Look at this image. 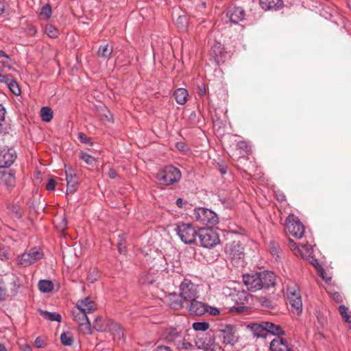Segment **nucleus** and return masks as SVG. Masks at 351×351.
I'll return each instance as SVG.
<instances>
[{
    "mask_svg": "<svg viewBox=\"0 0 351 351\" xmlns=\"http://www.w3.org/2000/svg\"><path fill=\"white\" fill-rule=\"evenodd\" d=\"M198 237L201 245L204 248H213L220 242L217 232L210 228L200 229Z\"/></svg>",
    "mask_w": 351,
    "mask_h": 351,
    "instance_id": "obj_6",
    "label": "nucleus"
},
{
    "mask_svg": "<svg viewBox=\"0 0 351 351\" xmlns=\"http://www.w3.org/2000/svg\"><path fill=\"white\" fill-rule=\"evenodd\" d=\"M11 78L5 74H3L0 73V82H3L5 84L8 82V80H10Z\"/></svg>",
    "mask_w": 351,
    "mask_h": 351,
    "instance_id": "obj_60",
    "label": "nucleus"
},
{
    "mask_svg": "<svg viewBox=\"0 0 351 351\" xmlns=\"http://www.w3.org/2000/svg\"><path fill=\"white\" fill-rule=\"evenodd\" d=\"M40 315L45 319L49 321H56L58 322H61L62 316L60 313L56 312H48L47 311H43L41 309L38 310Z\"/></svg>",
    "mask_w": 351,
    "mask_h": 351,
    "instance_id": "obj_33",
    "label": "nucleus"
},
{
    "mask_svg": "<svg viewBox=\"0 0 351 351\" xmlns=\"http://www.w3.org/2000/svg\"><path fill=\"white\" fill-rule=\"evenodd\" d=\"M60 339L62 343L67 346H71L73 341L72 336L70 334L66 332L61 334Z\"/></svg>",
    "mask_w": 351,
    "mask_h": 351,
    "instance_id": "obj_46",
    "label": "nucleus"
},
{
    "mask_svg": "<svg viewBox=\"0 0 351 351\" xmlns=\"http://www.w3.org/2000/svg\"><path fill=\"white\" fill-rule=\"evenodd\" d=\"M197 93L199 97L205 96L206 94V88L204 86H198Z\"/></svg>",
    "mask_w": 351,
    "mask_h": 351,
    "instance_id": "obj_61",
    "label": "nucleus"
},
{
    "mask_svg": "<svg viewBox=\"0 0 351 351\" xmlns=\"http://www.w3.org/2000/svg\"><path fill=\"white\" fill-rule=\"evenodd\" d=\"M175 231L180 240L185 244L193 243L198 236V233L191 223L178 224L175 228Z\"/></svg>",
    "mask_w": 351,
    "mask_h": 351,
    "instance_id": "obj_4",
    "label": "nucleus"
},
{
    "mask_svg": "<svg viewBox=\"0 0 351 351\" xmlns=\"http://www.w3.org/2000/svg\"><path fill=\"white\" fill-rule=\"evenodd\" d=\"M109 330L111 332L113 339L117 341L124 342L123 339V330L119 324L117 323H110L109 326Z\"/></svg>",
    "mask_w": 351,
    "mask_h": 351,
    "instance_id": "obj_26",
    "label": "nucleus"
},
{
    "mask_svg": "<svg viewBox=\"0 0 351 351\" xmlns=\"http://www.w3.org/2000/svg\"><path fill=\"white\" fill-rule=\"evenodd\" d=\"M5 116V109L0 104V122L4 121Z\"/></svg>",
    "mask_w": 351,
    "mask_h": 351,
    "instance_id": "obj_63",
    "label": "nucleus"
},
{
    "mask_svg": "<svg viewBox=\"0 0 351 351\" xmlns=\"http://www.w3.org/2000/svg\"><path fill=\"white\" fill-rule=\"evenodd\" d=\"M67 226V221L64 217H61V221L56 225L58 229L61 231H63L66 229Z\"/></svg>",
    "mask_w": 351,
    "mask_h": 351,
    "instance_id": "obj_52",
    "label": "nucleus"
},
{
    "mask_svg": "<svg viewBox=\"0 0 351 351\" xmlns=\"http://www.w3.org/2000/svg\"><path fill=\"white\" fill-rule=\"evenodd\" d=\"M291 243V249L294 253L300 256L303 258L310 259L312 258L313 248L309 244H302L300 246L292 240H289Z\"/></svg>",
    "mask_w": 351,
    "mask_h": 351,
    "instance_id": "obj_14",
    "label": "nucleus"
},
{
    "mask_svg": "<svg viewBox=\"0 0 351 351\" xmlns=\"http://www.w3.org/2000/svg\"><path fill=\"white\" fill-rule=\"evenodd\" d=\"M44 341L40 337H37L35 340V345L38 348H41L44 346Z\"/></svg>",
    "mask_w": 351,
    "mask_h": 351,
    "instance_id": "obj_59",
    "label": "nucleus"
},
{
    "mask_svg": "<svg viewBox=\"0 0 351 351\" xmlns=\"http://www.w3.org/2000/svg\"><path fill=\"white\" fill-rule=\"evenodd\" d=\"M45 33L49 36L50 38H57L58 35V29L51 24H47L45 26Z\"/></svg>",
    "mask_w": 351,
    "mask_h": 351,
    "instance_id": "obj_44",
    "label": "nucleus"
},
{
    "mask_svg": "<svg viewBox=\"0 0 351 351\" xmlns=\"http://www.w3.org/2000/svg\"><path fill=\"white\" fill-rule=\"evenodd\" d=\"M265 322H262L261 323H253L247 325L248 329L252 332L254 337H267V331L265 326Z\"/></svg>",
    "mask_w": 351,
    "mask_h": 351,
    "instance_id": "obj_23",
    "label": "nucleus"
},
{
    "mask_svg": "<svg viewBox=\"0 0 351 351\" xmlns=\"http://www.w3.org/2000/svg\"><path fill=\"white\" fill-rule=\"evenodd\" d=\"M43 257V252L37 247H33L25 251L19 256L18 264L23 267H26L36 263Z\"/></svg>",
    "mask_w": 351,
    "mask_h": 351,
    "instance_id": "obj_8",
    "label": "nucleus"
},
{
    "mask_svg": "<svg viewBox=\"0 0 351 351\" xmlns=\"http://www.w3.org/2000/svg\"><path fill=\"white\" fill-rule=\"evenodd\" d=\"M339 311L344 321L348 324H351V316L348 313V308L344 305H340Z\"/></svg>",
    "mask_w": 351,
    "mask_h": 351,
    "instance_id": "obj_43",
    "label": "nucleus"
},
{
    "mask_svg": "<svg viewBox=\"0 0 351 351\" xmlns=\"http://www.w3.org/2000/svg\"><path fill=\"white\" fill-rule=\"evenodd\" d=\"M206 313H208L211 315H218L220 314V310L214 306H210L206 304Z\"/></svg>",
    "mask_w": 351,
    "mask_h": 351,
    "instance_id": "obj_51",
    "label": "nucleus"
},
{
    "mask_svg": "<svg viewBox=\"0 0 351 351\" xmlns=\"http://www.w3.org/2000/svg\"><path fill=\"white\" fill-rule=\"evenodd\" d=\"M110 324L109 321H107L101 317H97L94 320L93 327L99 332H104L106 330L107 328L109 329Z\"/></svg>",
    "mask_w": 351,
    "mask_h": 351,
    "instance_id": "obj_32",
    "label": "nucleus"
},
{
    "mask_svg": "<svg viewBox=\"0 0 351 351\" xmlns=\"http://www.w3.org/2000/svg\"><path fill=\"white\" fill-rule=\"evenodd\" d=\"M259 4L265 10H278L283 5L282 0H260Z\"/></svg>",
    "mask_w": 351,
    "mask_h": 351,
    "instance_id": "obj_24",
    "label": "nucleus"
},
{
    "mask_svg": "<svg viewBox=\"0 0 351 351\" xmlns=\"http://www.w3.org/2000/svg\"><path fill=\"white\" fill-rule=\"evenodd\" d=\"M316 269H317L319 276L322 277V278L323 280H324L327 283H329L330 282V280H331V278L326 276L325 271L322 268V267H319V268L316 267Z\"/></svg>",
    "mask_w": 351,
    "mask_h": 351,
    "instance_id": "obj_50",
    "label": "nucleus"
},
{
    "mask_svg": "<svg viewBox=\"0 0 351 351\" xmlns=\"http://www.w3.org/2000/svg\"><path fill=\"white\" fill-rule=\"evenodd\" d=\"M215 335V330L199 335L195 339V346L202 351H220L221 345Z\"/></svg>",
    "mask_w": 351,
    "mask_h": 351,
    "instance_id": "obj_1",
    "label": "nucleus"
},
{
    "mask_svg": "<svg viewBox=\"0 0 351 351\" xmlns=\"http://www.w3.org/2000/svg\"><path fill=\"white\" fill-rule=\"evenodd\" d=\"M224 251L232 259H242L244 257L243 247L239 241H233L227 243Z\"/></svg>",
    "mask_w": 351,
    "mask_h": 351,
    "instance_id": "obj_12",
    "label": "nucleus"
},
{
    "mask_svg": "<svg viewBox=\"0 0 351 351\" xmlns=\"http://www.w3.org/2000/svg\"><path fill=\"white\" fill-rule=\"evenodd\" d=\"M181 178L180 170L173 166H167L162 171L158 172L156 176L158 180L161 184L170 185L178 182Z\"/></svg>",
    "mask_w": 351,
    "mask_h": 351,
    "instance_id": "obj_5",
    "label": "nucleus"
},
{
    "mask_svg": "<svg viewBox=\"0 0 351 351\" xmlns=\"http://www.w3.org/2000/svg\"><path fill=\"white\" fill-rule=\"evenodd\" d=\"M78 139L82 143H88L90 142V138L82 132L78 134Z\"/></svg>",
    "mask_w": 351,
    "mask_h": 351,
    "instance_id": "obj_55",
    "label": "nucleus"
},
{
    "mask_svg": "<svg viewBox=\"0 0 351 351\" xmlns=\"http://www.w3.org/2000/svg\"><path fill=\"white\" fill-rule=\"evenodd\" d=\"M173 95L178 104L184 105L187 101L189 94L186 89L179 88L174 91Z\"/></svg>",
    "mask_w": 351,
    "mask_h": 351,
    "instance_id": "obj_30",
    "label": "nucleus"
},
{
    "mask_svg": "<svg viewBox=\"0 0 351 351\" xmlns=\"http://www.w3.org/2000/svg\"><path fill=\"white\" fill-rule=\"evenodd\" d=\"M261 286L262 289H269L274 287L276 285V276L271 272L268 271H263L259 272Z\"/></svg>",
    "mask_w": 351,
    "mask_h": 351,
    "instance_id": "obj_17",
    "label": "nucleus"
},
{
    "mask_svg": "<svg viewBox=\"0 0 351 351\" xmlns=\"http://www.w3.org/2000/svg\"><path fill=\"white\" fill-rule=\"evenodd\" d=\"M226 16L232 23L237 24L239 21L243 20L245 11L241 7L230 8L226 13Z\"/></svg>",
    "mask_w": 351,
    "mask_h": 351,
    "instance_id": "obj_19",
    "label": "nucleus"
},
{
    "mask_svg": "<svg viewBox=\"0 0 351 351\" xmlns=\"http://www.w3.org/2000/svg\"><path fill=\"white\" fill-rule=\"evenodd\" d=\"M211 53L217 62H219L223 54V48L220 44L215 45L211 48Z\"/></svg>",
    "mask_w": 351,
    "mask_h": 351,
    "instance_id": "obj_38",
    "label": "nucleus"
},
{
    "mask_svg": "<svg viewBox=\"0 0 351 351\" xmlns=\"http://www.w3.org/2000/svg\"><path fill=\"white\" fill-rule=\"evenodd\" d=\"M113 51V47L108 43L101 45L98 49L97 55L105 60H109Z\"/></svg>",
    "mask_w": 351,
    "mask_h": 351,
    "instance_id": "obj_29",
    "label": "nucleus"
},
{
    "mask_svg": "<svg viewBox=\"0 0 351 351\" xmlns=\"http://www.w3.org/2000/svg\"><path fill=\"white\" fill-rule=\"evenodd\" d=\"M265 326L267 331V335L269 332L274 335L280 337L284 335V331L279 325H276L269 322H265Z\"/></svg>",
    "mask_w": 351,
    "mask_h": 351,
    "instance_id": "obj_31",
    "label": "nucleus"
},
{
    "mask_svg": "<svg viewBox=\"0 0 351 351\" xmlns=\"http://www.w3.org/2000/svg\"><path fill=\"white\" fill-rule=\"evenodd\" d=\"M271 351H290L291 349L286 340L280 337L274 339L270 343Z\"/></svg>",
    "mask_w": 351,
    "mask_h": 351,
    "instance_id": "obj_22",
    "label": "nucleus"
},
{
    "mask_svg": "<svg viewBox=\"0 0 351 351\" xmlns=\"http://www.w3.org/2000/svg\"><path fill=\"white\" fill-rule=\"evenodd\" d=\"M237 148L240 150V154L243 156L244 154H248L251 152L250 145L245 141H239L237 143Z\"/></svg>",
    "mask_w": 351,
    "mask_h": 351,
    "instance_id": "obj_41",
    "label": "nucleus"
},
{
    "mask_svg": "<svg viewBox=\"0 0 351 351\" xmlns=\"http://www.w3.org/2000/svg\"><path fill=\"white\" fill-rule=\"evenodd\" d=\"M193 217L197 223L213 227L219 223L218 215L213 210L205 207L195 208Z\"/></svg>",
    "mask_w": 351,
    "mask_h": 351,
    "instance_id": "obj_2",
    "label": "nucleus"
},
{
    "mask_svg": "<svg viewBox=\"0 0 351 351\" xmlns=\"http://www.w3.org/2000/svg\"><path fill=\"white\" fill-rule=\"evenodd\" d=\"M331 298L333 300L338 303H341L343 302L342 295L338 292H334L331 293Z\"/></svg>",
    "mask_w": 351,
    "mask_h": 351,
    "instance_id": "obj_54",
    "label": "nucleus"
},
{
    "mask_svg": "<svg viewBox=\"0 0 351 351\" xmlns=\"http://www.w3.org/2000/svg\"><path fill=\"white\" fill-rule=\"evenodd\" d=\"M230 295L232 298V300L235 301L239 304H245L247 302L249 299V294L245 291H234V293H230Z\"/></svg>",
    "mask_w": 351,
    "mask_h": 351,
    "instance_id": "obj_28",
    "label": "nucleus"
},
{
    "mask_svg": "<svg viewBox=\"0 0 351 351\" xmlns=\"http://www.w3.org/2000/svg\"><path fill=\"white\" fill-rule=\"evenodd\" d=\"M209 324L207 322H195L193 324V328L196 331L204 332L207 330Z\"/></svg>",
    "mask_w": 351,
    "mask_h": 351,
    "instance_id": "obj_47",
    "label": "nucleus"
},
{
    "mask_svg": "<svg viewBox=\"0 0 351 351\" xmlns=\"http://www.w3.org/2000/svg\"><path fill=\"white\" fill-rule=\"evenodd\" d=\"M176 346L179 349L184 350H191L193 348V345L189 342L185 341V340L182 337L181 343H178L176 344Z\"/></svg>",
    "mask_w": 351,
    "mask_h": 351,
    "instance_id": "obj_49",
    "label": "nucleus"
},
{
    "mask_svg": "<svg viewBox=\"0 0 351 351\" xmlns=\"http://www.w3.org/2000/svg\"><path fill=\"white\" fill-rule=\"evenodd\" d=\"M53 111L48 106H44L40 110V117L45 122L49 123L53 119Z\"/></svg>",
    "mask_w": 351,
    "mask_h": 351,
    "instance_id": "obj_35",
    "label": "nucleus"
},
{
    "mask_svg": "<svg viewBox=\"0 0 351 351\" xmlns=\"http://www.w3.org/2000/svg\"><path fill=\"white\" fill-rule=\"evenodd\" d=\"M74 321L77 323L80 330L84 334L91 333V325L88 315L76 305L72 311Z\"/></svg>",
    "mask_w": 351,
    "mask_h": 351,
    "instance_id": "obj_9",
    "label": "nucleus"
},
{
    "mask_svg": "<svg viewBox=\"0 0 351 351\" xmlns=\"http://www.w3.org/2000/svg\"><path fill=\"white\" fill-rule=\"evenodd\" d=\"M8 7V4L5 1H0V16L5 12V10Z\"/></svg>",
    "mask_w": 351,
    "mask_h": 351,
    "instance_id": "obj_58",
    "label": "nucleus"
},
{
    "mask_svg": "<svg viewBox=\"0 0 351 351\" xmlns=\"http://www.w3.org/2000/svg\"><path fill=\"white\" fill-rule=\"evenodd\" d=\"M100 277V274L97 268L90 269L87 276V280L90 283H93L97 281Z\"/></svg>",
    "mask_w": 351,
    "mask_h": 351,
    "instance_id": "obj_39",
    "label": "nucleus"
},
{
    "mask_svg": "<svg viewBox=\"0 0 351 351\" xmlns=\"http://www.w3.org/2000/svg\"><path fill=\"white\" fill-rule=\"evenodd\" d=\"M243 280L245 286L251 291L261 289L259 272L245 274L243 276Z\"/></svg>",
    "mask_w": 351,
    "mask_h": 351,
    "instance_id": "obj_15",
    "label": "nucleus"
},
{
    "mask_svg": "<svg viewBox=\"0 0 351 351\" xmlns=\"http://www.w3.org/2000/svg\"><path fill=\"white\" fill-rule=\"evenodd\" d=\"M162 337L169 343H173L176 346L178 343H181L182 335L176 328L169 327L165 328L162 333Z\"/></svg>",
    "mask_w": 351,
    "mask_h": 351,
    "instance_id": "obj_16",
    "label": "nucleus"
},
{
    "mask_svg": "<svg viewBox=\"0 0 351 351\" xmlns=\"http://www.w3.org/2000/svg\"><path fill=\"white\" fill-rule=\"evenodd\" d=\"M9 248L0 243V260L4 261L8 258Z\"/></svg>",
    "mask_w": 351,
    "mask_h": 351,
    "instance_id": "obj_48",
    "label": "nucleus"
},
{
    "mask_svg": "<svg viewBox=\"0 0 351 351\" xmlns=\"http://www.w3.org/2000/svg\"><path fill=\"white\" fill-rule=\"evenodd\" d=\"M190 302L188 310L191 314L202 315L206 313V304L197 301L196 299L189 301Z\"/></svg>",
    "mask_w": 351,
    "mask_h": 351,
    "instance_id": "obj_20",
    "label": "nucleus"
},
{
    "mask_svg": "<svg viewBox=\"0 0 351 351\" xmlns=\"http://www.w3.org/2000/svg\"><path fill=\"white\" fill-rule=\"evenodd\" d=\"M36 33H37V29L33 25L29 26L26 29V34H27V35H28L29 36H34L36 34Z\"/></svg>",
    "mask_w": 351,
    "mask_h": 351,
    "instance_id": "obj_56",
    "label": "nucleus"
},
{
    "mask_svg": "<svg viewBox=\"0 0 351 351\" xmlns=\"http://www.w3.org/2000/svg\"><path fill=\"white\" fill-rule=\"evenodd\" d=\"M66 180L67 183L66 193H73L77 189V179L75 173H68L66 171Z\"/></svg>",
    "mask_w": 351,
    "mask_h": 351,
    "instance_id": "obj_27",
    "label": "nucleus"
},
{
    "mask_svg": "<svg viewBox=\"0 0 351 351\" xmlns=\"http://www.w3.org/2000/svg\"><path fill=\"white\" fill-rule=\"evenodd\" d=\"M217 341L222 346L234 345L237 339L234 334L233 327L231 325L223 326L215 330Z\"/></svg>",
    "mask_w": 351,
    "mask_h": 351,
    "instance_id": "obj_7",
    "label": "nucleus"
},
{
    "mask_svg": "<svg viewBox=\"0 0 351 351\" xmlns=\"http://www.w3.org/2000/svg\"><path fill=\"white\" fill-rule=\"evenodd\" d=\"M55 188H56V181L52 178L49 179L46 185L47 190L49 191H53L55 189Z\"/></svg>",
    "mask_w": 351,
    "mask_h": 351,
    "instance_id": "obj_53",
    "label": "nucleus"
},
{
    "mask_svg": "<svg viewBox=\"0 0 351 351\" xmlns=\"http://www.w3.org/2000/svg\"><path fill=\"white\" fill-rule=\"evenodd\" d=\"M287 294L291 308L298 315H300L302 312V302L299 287L292 282L287 285Z\"/></svg>",
    "mask_w": 351,
    "mask_h": 351,
    "instance_id": "obj_3",
    "label": "nucleus"
},
{
    "mask_svg": "<svg viewBox=\"0 0 351 351\" xmlns=\"http://www.w3.org/2000/svg\"><path fill=\"white\" fill-rule=\"evenodd\" d=\"M6 85L9 88L10 90L15 95H19L21 94L19 86L13 79L11 78L10 80H8V82Z\"/></svg>",
    "mask_w": 351,
    "mask_h": 351,
    "instance_id": "obj_40",
    "label": "nucleus"
},
{
    "mask_svg": "<svg viewBox=\"0 0 351 351\" xmlns=\"http://www.w3.org/2000/svg\"><path fill=\"white\" fill-rule=\"evenodd\" d=\"M180 294L184 302L197 299L198 297L197 285L192 282L191 280L185 278L180 285Z\"/></svg>",
    "mask_w": 351,
    "mask_h": 351,
    "instance_id": "obj_11",
    "label": "nucleus"
},
{
    "mask_svg": "<svg viewBox=\"0 0 351 351\" xmlns=\"http://www.w3.org/2000/svg\"><path fill=\"white\" fill-rule=\"evenodd\" d=\"M286 228L289 234L297 239H300L304 233V227L298 217L289 215L286 219Z\"/></svg>",
    "mask_w": 351,
    "mask_h": 351,
    "instance_id": "obj_10",
    "label": "nucleus"
},
{
    "mask_svg": "<svg viewBox=\"0 0 351 351\" xmlns=\"http://www.w3.org/2000/svg\"><path fill=\"white\" fill-rule=\"evenodd\" d=\"M176 25L181 32H186L188 27V19L185 15H180L176 20Z\"/></svg>",
    "mask_w": 351,
    "mask_h": 351,
    "instance_id": "obj_37",
    "label": "nucleus"
},
{
    "mask_svg": "<svg viewBox=\"0 0 351 351\" xmlns=\"http://www.w3.org/2000/svg\"><path fill=\"white\" fill-rule=\"evenodd\" d=\"M76 306L87 315L93 314L97 309V304L90 297L77 301Z\"/></svg>",
    "mask_w": 351,
    "mask_h": 351,
    "instance_id": "obj_18",
    "label": "nucleus"
},
{
    "mask_svg": "<svg viewBox=\"0 0 351 351\" xmlns=\"http://www.w3.org/2000/svg\"><path fill=\"white\" fill-rule=\"evenodd\" d=\"M184 203H186V202L182 198H178L176 202L177 206L179 208H182Z\"/></svg>",
    "mask_w": 351,
    "mask_h": 351,
    "instance_id": "obj_64",
    "label": "nucleus"
},
{
    "mask_svg": "<svg viewBox=\"0 0 351 351\" xmlns=\"http://www.w3.org/2000/svg\"><path fill=\"white\" fill-rule=\"evenodd\" d=\"M176 147L179 151L184 152V151L188 150L186 145L184 142H181V141L180 142H177L176 143Z\"/></svg>",
    "mask_w": 351,
    "mask_h": 351,
    "instance_id": "obj_57",
    "label": "nucleus"
},
{
    "mask_svg": "<svg viewBox=\"0 0 351 351\" xmlns=\"http://www.w3.org/2000/svg\"><path fill=\"white\" fill-rule=\"evenodd\" d=\"M39 290L42 293H49L53 289V282L49 280H41L38 282Z\"/></svg>",
    "mask_w": 351,
    "mask_h": 351,
    "instance_id": "obj_34",
    "label": "nucleus"
},
{
    "mask_svg": "<svg viewBox=\"0 0 351 351\" xmlns=\"http://www.w3.org/2000/svg\"><path fill=\"white\" fill-rule=\"evenodd\" d=\"M166 299L171 308L173 310H179L183 307V303L184 300L180 293H169L166 297Z\"/></svg>",
    "mask_w": 351,
    "mask_h": 351,
    "instance_id": "obj_21",
    "label": "nucleus"
},
{
    "mask_svg": "<svg viewBox=\"0 0 351 351\" xmlns=\"http://www.w3.org/2000/svg\"><path fill=\"white\" fill-rule=\"evenodd\" d=\"M79 157L88 165H93L95 162V158L87 153L81 152Z\"/></svg>",
    "mask_w": 351,
    "mask_h": 351,
    "instance_id": "obj_45",
    "label": "nucleus"
},
{
    "mask_svg": "<svg viewBox=\"0 0 351 351\" xmlns=\"http://www.w3.org/2000/svg\"><path fill=\"white\" fill-rule=\"evenodd\" d=\"M0 184L10 189L15 185V178L14 174L10 171H3L0 175Z\"/></svg>",
    "mask_w": 351,
    "mask_h": 351,
    "instance_id": "obj_25",
    "label": "nucleus"
},
{
    "mask_svg": "<svg viewBox=\"0 0 351 351\" xmlns=\"http://www.w3.org/2000/svg\"><path fill=\"white\" fill-rule=\"evenodd\" d=\"M156 280L152 274L148 272H143L139 277V282L142 285L152 284Z\"/></svg>",
    "mask_w": 351,
    "mask_h": 351,
    "instance_id": "obj_36",
    "label": "nucleus"
},
{
    "mask_svg": "<svg viewBox=\"0 0 351 351\" xmlns=\"http://www.w3.org/2000/svg\"><path fill=\"white\" fill-rule=\"evenodd\" d=\"M152 351H172L169 347L165 346H159L155 348Z\"/></svg>",
    "mask_w": 351,
    "mask_h": 351,
    "instance_id": "obj_62",
    "label": "nucleus"
},
{
    "mask_svg": "<svg viewBox=\"0 0 351 351\" xmlns=\"http://www.w3.org/2000/svg\"><path fill=\"white\" fill-rule=\"evenodd\" d=\"M16 158V152L8 147L0 148V168L8 167Z\"/></svg>",
    "mask_w": 351,
    "mask_h": 351,
    "instance_id": "obj_13",
    "label": "nucleus"
},
{
    "mask_svg": "<svg viewBox=\"0 0 351 351\" xmlns=\"http://www.w3.org/2000/svg\"><path fill=\"white\" fill-rule=\"evenodd\" d=\"M51 14L52 10L51 6L49 4H46L41 8L40 16L42 19L48 20L51 16Z\"/></svg>",
    "mask_w": 351,
    "mask_h": 351,
    "instance_id": "obj_42",
    "label": "nucleus"
}]
</instances>
